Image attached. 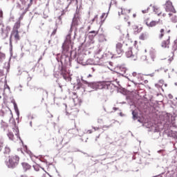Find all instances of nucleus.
Returning <instances> with one entry per match:
<instances>
[{
    "label": "nucleus",
    "mask_w": 177,
    "mask_h": 177,
    "mask_svg": "<svg viewBox=\"0 0 177 177\" xmlns=\"http://www.w3.org/2000/svg\"><path fill=\"white\" fill-rule=\"evenodd\" d=\"M73 167H74V168H75V165H73Z\"/></svg>",
    "instance_id": "13d9d810"
},
{
    "label": "nucleus",
    "mask_w": 177,
    "mask_h": 177,
    "mask_svg": "<svg viewBox=\"0 0 177 177\" xmlns=\"http://www.w3.org/2000/svg\"><path fill=\"white\" fill-rule=\"evenodd\" d=\"M111 83L109 82H100L97 84V89H109Z\"/></svg>",
    "instance_id": "9b49d317"
},
{
    "label": "nucleus",
    "mask_w": 177,
    "mask_h": 177,
    "mask_svg": "<svg viewBox=\"0 0 177 177\" xmlns=\"http://www.w3.org/2000/svg\"><path fill=\"white\" fill-rule=\"evenodd\" d=\"M99 136H100V135H99L98 136H96V138H95V141L97 140V138H99Z\"/></svg>",
    "instance_id": "79ce46f5"
},
{
    "label": "nucleus",
    "mask_w": 177,
    "mask_h": 177,
    "mask_svg": "<svg viewBox=\"0 0 177 177\" xmlns=\"http://www.w3.org/2000/svg\"><path fill=\"white\" fill-rule=\"evenodd\" d=\"M153 9L155 15H157V16H160L161 15H162V11L159 7L153 6Z\"/></svg>",
    "instance_id": "f3484780"
},
{
    "label": "nucleus",
    "mask_w": 177,
    "mask_h": 177,
    "mask_svg": "<svg viewBox=\"0 0 177 177\" xmlns=\"http://www.w3.org/2000/svg\"><path fill=\"white\" fill-rule=\"evenodd\" d=\"M73 102L74 106H72V108L71 109V110H72V111H71V113H78L80 111V109H78V107L81 106V103H82V100L78 98V97H75L73 98Z\"/></svg>",
    "instance_id": "423d86ee"
},
{
    "label": "nucleus",
    "mask_w": 177,
    "mask_h": 177,
    "mask_svg": "<svg viewBox=\"0 0 177 177\" xmlns=\"http://www.w3.org/2000/svg\"><path fill=\"white\" fill-rule=\"evenodd\" d=\"M33 168L35 169V171H39V169L41 168V169H43V171H45V169H44L43 167H41V166H39V165L36 164L33 165Z\"/></svg>",
    "instance_id": "393cba45"
},
{
    "label": "nucleus",
    "mask_w": 177,
    "mask_h": 177,
    "mask_svg": "<svg viewBox=\"0 0 177 177\" xmlns=\"http://www.w3.org/2000/svg\"><path fill=\"white\" fill-rule=\"evenodd\" d=\"M91 77H92V75L89 74V75H88V78H91Z\"/></svg>",
    "instance_id": "c03bdc74"
},
{
    "label": "nucleus",
    "mask_w": 177,
    "mask_h": 177,
    "mask_svg": "<svg viewBox=\"0 0 177 177\" xmlns=\"http://www.w3.org/2000/svg\"><path fill=\"white\" fill-rule=\"evenodd\" d=\"M0 15H2V10L0 11Z\"/></svg>",
    "instance_id": "603ef678"
},
{
    "label": "nucleus",
    "mask_w": 177,
    "mask_h": 177,
    "mask_svg": "<svg viewBox=\"0 0 177 177\" xmlns=\"http://www.w3.org/2000/svg\"><path fill=\"white\" fill-rule=\"evenodd\" d=\"M147 38H149V34H147L146 32L141 33L139 36V39L141 41H145L147 39Z\"/></svg>",
    "instance_id": "aec40b11"
},
{
    "label": "nucleus",
    "mask_w": 177,
    "mask_h": 177,
    "mask_svg": "<svg viewBox=\"0 0 177 177\" xmlns=\"http://www.w3.org/2000/svg\"><path fill=\"white\" fill-rule=\"evenodd\" d=\"M58 176L62 177V176H60V174H58Z\"/></svg>",
    "instance_id": "bf43d9fd"
},
{
    "label": "nucleus",
    "mask_w": 177,
    "mask_h": 177,
    "mask_svg": "<svg viewBox=\"0 0 177 177\" xmlns=\"http://www.w3.org/2000/svg\"><path fill=\"white\" fill-rule=\"evenodd\" d=\"M56 172H57V174H59V171H57V170H56Z\"/></svg>",
    "instance_id": "680f3d73"
},
{
    "label": "nucleus",
    "mask_w": 177,
    "mask_h": 177,
    "mask_svg": "<svg viewBox=\"0 0 177 177\" xmlns=\"http://www.w3.org/2000/svg\"><path fill=\"white\" fill-rule=\"evenodd\" d=\"M2 74H3V73L2 72V71H0V77L1 75H2Z\"/></svg>",
    "instance_id": "37998d69"
},
{
    "label": "nucleus",
    "mask_w": 177,
    "mask_h": 177,
    "mask_svg": "<svg viewBox=\"0 0 177 177\" xmlns=\"http://www.w3.org/2000/svg\"><path fill=\"white\" fill-rule=\"evenodd\" d=\"M128 26H131V22H128Z\"/></svg>",
    "instance_id": "3c124183"
},
{
    "label": "nucleus",
    "mask_w": 177,
    "mask_h": 177,
    "mask_svg": "<svg viewBox=\"0 0 177 177\" xmlns=\"http://www.w3.org/2000/svg\"><path fill=\"white\" fill-rule=\"evenodd\" d=\"M19 160H20L19 156H9L8 161H6V166L8 168H16L19 164Z\"/></svg>",
    "instance_id": "7ed1b4c3"
},
{
    "label": "nucleus",
    "mask_w": 177,
    "mask_h": 177,
    "mask_svg": "<svg viewBox=\"0 0 177 177\" xmlns=\"http://www.w3.org/2000/svg\"><path fill=\"white\" fill-rule=\"evenodd\" d=\"M169 16L172 23H177V17H176V15H175V13H174V12L169 13Z\"/></svg>",
    "instance_id": "412c9836"
},
{
    "label": "nucleus",
    "mask_w": 177,
    "mask_h": 177,
    "mask_svg": "<svg viewBox=\"0 0 177 177\" xmlns=\"http://www.w3.org/2000/svg\"><path fill=\"white\" fill-rule=\"evenodd\" d=\"M10 133H19V127L15 124L10 130Z\"/></svg>",
    "instance_id": "a211bd4d"
},
{
    "label": "nucleus",
    "mask_w": 177,
    "mask_h": 177,
    "mask_svg": "<svg viewBox=\"0 0 177 177\" xmlns=\"http://www.w3.org/2000/svg\"><path fill=\"white\" fill-rule=\"evenodd\" d=\"M91 70H93V73H95V68H92Z\"/></svg>",
    "instance_id": "a18cd8bd"
},
{
    "label": "nucleus",
    "mask_w": 177,
    "mask_h": 177,
    "mask_svg": "<svg viewBox=\"0 0 177 177\" xmlns=\"http://www.w3.org/2000/svg\"><path fill=\"white\" fill-rule=\"evenodd\" d=\"M10 30H12L10 26H7L5 28L3 24H0V37L1 39H6V38H8L9 36V32H10Z\"/></svg>",
    "instance_id": "39448f33"
},
{
    "label": "nucleus",
    "mask_w": 177,
    "mask_h": 177,
    "mask_svg": "<svg viewBox=\"0 0 177 177\" xmlns=\"http://www.w3.org/2000/svg\"><path fill=\"white\" fill-rule=\"evenodd\" d=\"M107 17V15H106V13H102V15L100 16V24L102 26L103 23H104V20H106V18Z\"/></svg>",
    "instance_id": "5701e85b"
},
{
    "label": "nucleus",
    "mask_w": 177,
    "mask_h": 177,
    "mask_svg": "<svg viewBox=\"0 0 177 177\" xmlns=\"http://www.w3.org/2000/svg\"><path fill=\"white\" fill-rule=\"evenodd\" d=\"M136 75H138V73H136V72L133 73V77H136Z\"/></svg>",
    "instance_id": "ea45409f"
},
{
    "label": "nucleus",
    "mask_w": 177,
    "mask_h": 177,
    "mask_svg": "<svg viewBox=\"0 0 177 177\" xmlns=\"http://www.w3.org/2000/svg\"><path fill=\"white\" fill-rule=\"evenodd\" d=\"M169 32H171V30L167 28L165 26H163L159 28L157 32V35L159 39H162V38L165 37V34H169Z\"/></svg>",
    "instance_id": "6e6552de"
},
{
    "label": "nucleus",
    "mask_w": 177,
    "mask_h": 177,
    "mask_svg": "<svg viewBox=\"0 0 177 177\" xmlns=\"http://www.w3.org/2000/svg\"><path fill=\"white\" fill-rule=\"evenodd\" d=\"M68 161L69 164H72L73 163V158L72 157L68 158Z\"/></svg>",
    "instance_id": "f704fd0d"
},
{
    "label": "nucleus",
    "mask_w": 177,
    "mask_h": 177,
    "mask_svg": "<svg viewBox=\"0 0 177 177\" xmlns=\"http://www.w3.org/2000/svg\"><path fill=\"white\" fill-rule=\"evenodd\" d=\"M133 30L136 34H139V32H142V30H143L142 27L139 28L138 25L133 26Z\"/></svg>",
    "instance_id": "6ab92c4d"
},
{
    "label": "nucleus",
    "mask_w": 177,
    "mask_h": 177,
    "mask_svg": "<svg viewBox=\"0 0 177 177\" xmlns=\"http://www.w3.org/2000/svg\"><path fill=\"white\" fill-rule=\"evenodd\" d=\"M169 45H171V36H169V35H167L162 41L160 46L161 48H163V49H167L169 48Z\"/></svg>",
    "instance_id": "1a4fd4ad"
},
{
    "label": "nucleus",
    "mask_w": 177,
    "mask_h": 177,
    "mask_svg": "<svg viewBox=\"0 0 177 177\" xmlns=\"http://www.w3.org/2000/svg\"><path fill=\"white\" fill-rule=\"evenodd\" d=\"M131 13V9L128 8H120L118 10V15L119 16L123 15V16H128Z\"/></svg>",
    "instance_id": "2eb2a0df"
},
{
    "label": "nucleus",
    "mask_w": 177,
    "mask_h": 177,
    "mask_svg": "<svg viewBox=\"0 0 177 177\" xmlns=\"http://www.w3.org/2000/svg\"><path fill=\"white\" fill-rule=\"evenodd\" d=\"M81 24V17L78 15H75L72 21V27H77Z\"/></svg>",
    "instance_id": "f8f14e48"
},
{
    "label": "nucleus",
    "mask_w": 177,
    "mask_h": 177,
    "mask_svg": "<svg viewBox=\"0 0 177 177\" xmlns=\"http://www.w3.org/2000/svg\"><path fill=\"white\" fill-rule=\"evenodd\" d=\"M2 145H3V139L0 138V148L2 147Z\"/></svg>",
    "instance_id": "c9c22d12"
},
{
    "label": "nucleus",
    "mask_w": 177,
    "mask_h": 177,
    "mask_svg": "<svg viewBox=\"0 0 177 177\" xmlns=\"http://www.w3.org/2000/svg\"><path fill=\"white\" fill-rule=\"evenodd\" d=\"M169 140L163 138L162 140V146H165L167 143H169Z\"/></svg>",
    "instance_id": "a878e982"
},
{
    "label": "nucleus",
    "mask_w": 177,
    "mask_h": 177,
    "mask_svg": "<svg viewBox=\"0 0 177 177\" xmlns=\"http://www.w3.org/2000/svg\"><path fill=\"white\" fill-rule=\"evenodd\" d=\"M155 177H165V174L162 173L158 176H156Z\"/></svg>",
    "instance_id": "473e14b6"
},
{
    "label": "nucleus",
    "mask_w": 177,
    "mask_h": 177,
    "mask_svg": "<svg viewBox=\"0 0 177 177\" xmlns=\"http://www.w3.org/2000/svg\"><path fill=\"white\" fill-rule=\"evenodd\" d=\"M74 96H77V93H73Z\"/></svg>",
    "instance_id": "09e8293b"
},
{
    "label": "nucleus",
    "mask_w": 177,
    "mask_h": 177,
    "mask_svg": "<svg viewBox=\"0 0 177 177\" xmlns=\"http://www.w3.org/2000/svg\"><path fill=\"white\" fill-rule=\"evenodd\" d=\"M124 52H125V48L124 47V44L121 42H117L115 46V51L113 55L116 57H121V56L124 55Z\"/></svg>",
    "instance_id": "20e7f679"
},
{
    "label": "nucleus",
    "mask_w": 177,
    "mask_h": 177,
    "mask_svg": "<svg viewBox=\"0 0 177 177\" xmlns=\"http://www.w3.org/2000/svg\"><path fill=\"white\" fill-rule=\"evenodd\" d=\"M158 153L159 154H162V156H164V153H165V150H164V149H160V150L158 151Z\"/></svg>",
    "instance_id": "2f4dec72"
},
{
    "label": "nucleus",
    "mask_w": 177,
    "mask_h": 177,
    "mask_svg": "<svg viewBox=\"0 0 177 177\" xmlns=\"http://www.w3.org/2000/svg\"><path fill=\"white\" fill-rule=\"evenodd\" d=\"M169 99H174V96L171 94L168 95Z\"/></svg>",
    "instance_id": "58836bf2"
},
{
    "label": "nucleus",
    "mask_w": 177,
    "mask_h": 177,
    "mask_svg": "<svg viewBox=\"0 0 177 177\" xmlns=\"http://www.w3.org/2000/svg\"><path fill=\"white\" fill-rule=\"evenodd\" d=\"M92 21H97V15L94 17V18L92 19Z\"/></svg>",
    "instance_id": "e433bc0d"
},
{
    "label": "nucleus",
    "mask_w": 177,
    "mask_h": 177,
    "mask_svg": "<svg viewBox=\"0 0 177 177\" xmlns=\"http://www.w3.org/2000/svg\"><path fill=\"white\" fill-rule=\"evenodd\" d=\"M123 1H126V0H123Z\"/></svg>",
    "instance_id": "e2e57ef3"
},
{
    "label": "nucleus",
    "mask_w": 177,
    "mask_h": 177,
    "mask_svg": "<svg viewBox=\"0 0 177 177\" xmlns=\"http://www.w3.org/2000/svg\"><path fill=\"white\" fill-rule=\"evenodd\" d=\"M21 165L25 172L28 171V169H31V165H30V164L27 162H22Z\"/></svg>",
    "instance_id": "4be33fe9"
},
{
    "label": "nucleus",
    "mask_w": 177,
    "mask_h": 177,
    "mask_svg": "<svg viewBox=\"0 0 177 177\" xmlns=\"http://www.w3.org/2000/svg\"><path fill=\"white\" fill-rule=\"evenodd\" d=\"M40 161H41V162H44L45 164H48V160H46V159H42V156H40L39 158Z\"/></svg>",
    "instance_id": "c756f323"
},
{
    "label": "nucleus",
    "mask_w": 177,
    "mask_h": 177,
    "mask_svg": "<svg viewBox=\"0 0 177 177\" xmlns=\"http://www.w3.org/2000/svg\"><path fill=\"white\" fill-rule=\"evenodd\" d=\"M71 37L70 35H68L66 37V39L65 42L62 45V49L63 50H68V47H67V45H70L71 44V39H70Z\"/></svg>",
    "instance_id": "dca6fc26"
},
{
    "label": "nucleus",
    "mask_w": 177,
    "mask_h": 177,
    "mask_svg": "<svg viewBox=\"0 0 177 177\" xmlns=\"http://www.w3.org/2000/svg\"><path fill=\"white\" fill-rule=\"evenodd\" d=\"M18 151H21V153H22V154H24V151H23V149H21V148L18 149Z\"/></svg>",
    "instance_id": "4c0bfd02"
},
{
    "label": "nucleus",
    "mask_w": 177,
    "mask_h": 177,
    "mask_svg": "<svg viewBox=\"0 0 177 177\" xmlns=\"http://www.w3.org/2000/svg\"><path fill=\"white\" fill-rule=\"evenodd\" d=\"M30 127H32V122H30Z\"/></svg>",
    "instance_id": "8fccbe9b"
},
{
    "label": "nucleus",
    "mask_w": 177,
    "mask_h": 177,
    "mask_svg": "<svg viewBox=\"0 0 177 177\" xmlns=\"http://www.w3.org/2000/svg\"><path fill=\"white\" fill-rule=\"evenodd\" d=\"M61 142H63V138H61Z\"/></svg>",
    "instance_id": "4d7b16f0"
},
{
    "label": "nucleus",
    "mask_w": 177,
    "mask_h": 177,
    "mask_svg": "<svg viewBox=\"0 0 177 177\" xmlns=\"http://www.w3.org/2000/svg\"><path fill=\"white\" fill-rule=\"evenodd\" d=\"M162 17H165L167 16V14L163 13V14L162 15Z\"/></svg>",
    "instance_id": "a19ab883"
},
{
    "label": "nucleus",
    "mask_w": 177,
    "mask_h": 177,
    "mask_svg": "<svg viewBox=\"0 0 177 177\" xmlns=\"http://www.w3.org/2000/svg\"><path fill=\"white\" fill-rule=\"evenodd\" d=\"M144 22L149 28H153L156 27V26H158V24H162V21H161L160 19H159L158 21L152 20L150 21V18L149 17L146 18L144 20Z\"/></svg>",
    "instance_id": "0eeeda50"
},
{
    "label": "nucleus",
    "mask_w": 177,
    "mask_h": 177,
    "mask_svg": "<svg viewBox=\"0 0 177 177\" xmlns=\"http://www.w3.org/2000/svg\"><path fill=\"white\" fill-rule=\"evenodd\" d=\"M127 57H131L132 60H136L138 59V55L133 54L132 52V48H129V50L126 52Z\"/></svg>",
    "instance_id": "ddd939ff"
},
{
    "label": "nucleus",
    "mask_w": 177,
    "mask_h": 177,
    "mask_svg": "<svg viewBox=\"0 0 177 177\" xmlns=\"http://www.w3.org/2000/svg\"><path fill=\"white\" fill-rule=\"evenodd\" d=\"M149 10H150V8L148 7L144 10H142V13H143L144 15L146 13H149Z\"/></svg>",
    "instance_id": "c85d7f7f"
},
{
    "label": "nucleus",
    "mask_w": 177,
    "mask_h": 177,
    "mask_svg": "<svg viewBox=\"0 0 177 177\" xmlns=\"http://www.w3.org/2000/svg\"><path fill=\"white\" fill-rule=\"evenodd\" d=\"M120 115L121 116H122V113H120Z\"/></svg>",
    "instance_id": "864d4df0"
},
{
    "label": "nucleus",
    "mask_w": 177,
    "mask_h": 177,
    "mask_svg": "<svg viewBox=\"0 0 177 177\" xmlns=\"http://www.w3.org/2000/svg\"><path fill=\"white\" fill-rule=\"evenodd\" d=\"M114 110H118V109H117V108H114Z\"/></svg>",
    "instance_id": "6e6d98bb"
},
{
    "label": "nucleus",
    "mask_w": 177,
    "mask_h": 177,
    "mask_svg": "<svg viewBox=\"0 0 177 177\" xmlns=\"http://www.w3.org/2000/svg\"><path fill=\"white\" fill-rule=\"evenodd\" d=\"M7 136L9 138L10 140H12V142H16L17 139H19L21 140V142L23 145L24 147V151L26 152V154H28V156L30 157V158H32L34 157V154L31 151L28 150V148L27 147V145H24V142H23V140H21V138H20L19 133H8Z\"/></svg>",
    "instance_id": "f257e3e1"
},
{
    "label": "nucleus",
    "mask_w": 177,
    "mask_h": 177,
    "mask_svg": "<svg viewBox=\"0 0 177 177\" xmlns=\"http://www.w3.org/2000/svg\"><path fill=\"white\" fill-rule=\"evenodd\" d=\"M133 17H136V14H133Z\"/></svg>",
    "instance_id": "de8ad7c7"
},
{
    "label": "nucleus",
    "mask_w": 177,
    "mask_h": 177,
    "mask_svg": "<svg viewBox=\"0 0 177 177\" xmlns=\"http://www.w3.org/2000/svg\"><path fill=\"white\" fill-rule=\"evenodd\" d=\"M47 174H48V175H49V176H50V177H52V176H50V175L49 174V173H47Z\"/></svg>",
    "instance_id": "5fc2aeb1"
},
{
    "label": "nucleus",
    "mask_w": 177,
    "mask_h": 177,
    "mask_svg": "<svg viewBox=\"0 0 177 177\" xmlns=\"http://www.w3.org/2000/svg\"><path fill=\"white\" fill-rule=\"evenodd\" d=\"M21 22L20 21H17L11 31V34L10 36V44H12V39L13 38L15 42H19L20 41V35H19V28H20Z\"/></svg>",
    "instance_id": "f03ea898"
},
{
    "label": "nucleus",
    "mask_w": 177,
    "mask_h": 177,
    "mask_svg": "<svg viewBox=\"0 0 177 177\" xmlns=\"http://www.w3.org/2000/svg\"><path fill=\"white\" fill-rule=\"evenodd\" d=\"M165 10L166 12H171V13H176V10H175V8L172 5V2L171 1H167L165 3Z\"/></svg>",
    "instance_id": "9d476101"
},
{
    "label": "nucleus",
    "mask_w": 177,
    "mask_h": 177,
    "mask_svg": "<svg viewBox=\"0 0 177 177\" xmlns=\"http://www.w3.org/2000/svg\"><path fill=\"white\" fill-rule=\"evenodd\" d=\"M115 3H117V0H112Z\"/></svg>",
    "instance_id": "49530a36"
},
{
    "label": "nucleus",
    "mask_w": 177,
    "mask_h": 177,
    "mask_svg": "<svg viewBox=\"0 0 177 177\" xmlns=\"http://www.w3.org/2000/svg\"><path fill=\"white\" fill-rule=\"evenodd\" d=\"M77 59H78L80 63H82V64L85 63V62L84 61V59H81V57H79Z\"/></svg>",
    "instance_id": "72a5a7b5"
},
{
    "label": "nucleus",
    "mask_w": 177,
    "mask_h": 177,
    "mask_svg": "<svg viewBox=\"0 0 177 177\" xmlns=\"http://www.w3.org/2000/svg\"><path fill=\"white\" fill-rule=\"evenodd\" d=\"M98 33H99V32L96 31V30H92V31L89 32V34H93L92 35V37H96Z\"/></svg>",
    "instance_id": "bb28decb"
},
{
    "label": "nucleus",
    "mask_w": 177,
    "mask_h": 177,
    "mask_svg": "<svg viewBox=\"0 0 177 177\" xmlns=\"http://www.w3.org/2000/svg\"><path fill=\"white\" fill-rule=\"evenodd\" d=\"M60 73L61 75H62L64 80H66V81L70 78V75H68V73H67V68L65 67L62 66Z\"/></svg>",
    "instance_id": "4468645a"
},
{
    "label": "nucleus",
    "mask_w": 177,
    "mask_h": 177,
    "mask_svg": "<svg viewBox=\"0 0 177 177\" xmlns=\"http://www.w3.org/2000/svg\"><path fill=\"white\" fill-rule=\"evenodd\" d=\"M164 135H166L167 138H174L176 139V142L177 143V135L176 134H173V133H165Z\"/></svg>",
    "instance_id": "b1692460"
},
{
    "label": "nucleus",
    "mask_w": 177,
    "mask_h": 177,
    "mask_svg": "<svg viewBox=\"0 0 177 177\" xmlns=\"http://www.w3.org/2000/svg\"><path fill=\"white\" fill-rule=\"evenodd\" d=\"M132 115H133V118L134 120L138 118V113H136V112H135V111H132Z\"/></svg>",
    "instance_id": "7c9ffc66"
},
{
    "label": "nucleus",
    "mask_w": 177,
    "mask_h": 177,
    "mask_svg": "<svg viewBox=\"0 0 177 177\" xmlns=\"http://www.w3.org/2000/svg\"><path fill=\"white\" fill-rule=\"evenodd\" d=\"M10 153V149L8 147H5L4 154H9Z\"/></svg>",
    "instance_id": "cd10ccee"
},
{
    "label": "nucleus",
    "mask_w": 177,
    "mask_h": 177,
    "mask_svg": "<svg viewBox=\"0 0 177 177\" xmlns=\"http://www.w3.org/2000/svg\"><path fill=\"white\" fill-rule=\"evenodd\" d=\"M160 134H159V135L158 136V138H160Z\"/></svg>",
    "instance_id": "052dcab7"
}]
</instances>
